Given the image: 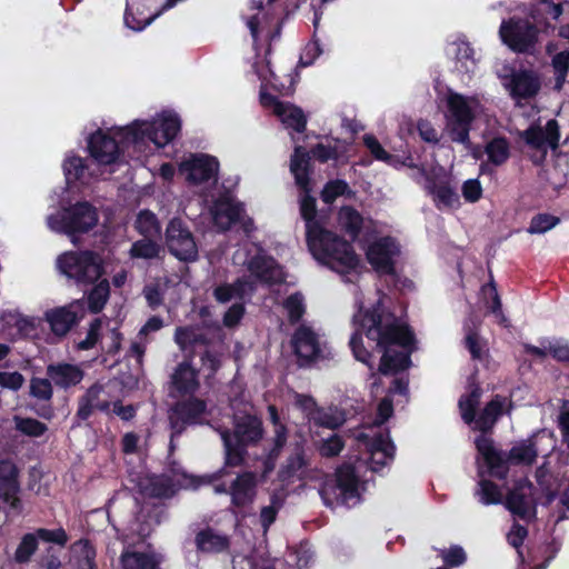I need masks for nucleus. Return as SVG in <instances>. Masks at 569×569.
Listing matches in <instances>:
<instances>
[{
  "label": "nucleus",
  "mask_w": 569,
  "mask_h": 569,
  "mask_svg": "<svg viewBox=\"0 0 569 569\" xmlns=\"http://www.w3.org/2000/svg\"><path fill=\"white\" fill-rule=\"evenodd\" d=\"M101 393H103V390L100 387H92L88 390L79 406L78 416L80 418L87 419L94 409H109V403L100 399Z\"/></svg>",
  "instance_id": "34"
},
{
  "label": "nucleus",
  "mask_w": 569,
  "mask_h": 569,
  "mask_svg": "<svg viewBox=\"0 0 569 569\" xmlns=\"http://www.w3.org/2000/svg\"><path fill=\"white\" fill-rule=\"evenodd\" d=\"M223 471L207 475L201 478L187 475L182 470H173L171 476L161 475L146 478L141 482V492L148 497L168 498L171 497L178 489H197L203 483H210L221 478Z\"/></svg>",
  "instance_id": "12"
},
{
  "label": "nucleus",
  "mask_w": 569,
  "mask_h": 569,
  "mask_svg": "<svg viewBox=\"0 0 569 569\" xmlns=\"http://www.w3.org/2000/svg\"><path fill=\"white\" fill-rule=\"evenodd\" d=\"M253 291V281L238 279L233 283H222L214 288L213 296L217 301L227 303L232 300H242Z\"/></svg>",
  "instance_id": "28"
},
{
  "label": "nucleus",
  "mask_w": 569,
  "mask_h": 569,
  "mask_svg": "<svg viewBox=\"0 0 569 569\" xmlns=\"http://www.w3.org/2000/svg\"><path fill=\"white\" fill-rule=\"evenodd\" d=\"M295 405L302 410L309 421L312 420L313 413H316L318 410L316 401L306 395H296Z\"/></svg>",
  "instance_id": "63"
},
{
  "label": "nucleus",
  "mask_w": 569,
  "mask_h": 569,
  "mask_svg": "<svg viewBox=\"0 0 569 569\" xmlns=\"http://www.w3.org/2000/svg\"><path fill=\"white\" fill-rule=\"evenodd\" d=\"M476 446L490 472L496 477H503L506 475L508 461L516 465H531L537 457V448L532 439H526L516 443L509 451L507 459L495 449L491 439L485 435L477 438Z\"/></svg>",
  "instance_id": "9"
},
{
  "label": "nucleus",
  "mask_w": 569,
  "mask_h": 569,
  "mask_svg": "<svg viewBox=\"0 0 569 569\" xmlns=\"http://www.w3.org/2000/svg\"><path fill=\"white\" fill-rule=\"evenodd\" d=\"M357 440L362 451L361 458L355 466H341L337 470L336 483L321 490V496L329 506L333 505L331 496L337 503L347 507L356 506L360 500L358 473L361 468L368 466L372 471H378L393 459L395 446L388 432L369 428L367 431L359 432Z\"/></svg>",
  "instance_id": "3"
},
{
  "label": "nucleus",
  "mask_w": 569,
  "mask_h": 569,
  "mask_svg": "<svg viewBox=\"0 0 569 569\" xmlns=\"http://www.w3.org/2000/svg\"><path fill=\"white\" fill-rule=\"evenodd\" d=\"M47 375L56 386L64 389L78 385L83 378V371L70 363L49 365Z\"/></svg>",
  "instance_id": "27"
},
{
  "label": "nucleus",
  "mask_w": 569,
  "mask_h": 569,
  "mask_svg": "<svg viewBox=\"0 0 569 569\" xmlns=\"http://www.w3.org/2000/svg\"><path fill=\"white\" fill-rule=\"evenodd\" d=\"M399 253L398 243L390 237L372 241L366 250L368 262L380 274L395 272V262Z\"/></svg>",
  "instance_id": "19"
},
{
  "label": "nucleus",
  "mask_w": 569,
  "mask_h": 569,
  "mask_svg": "<svg viewBox=\"0 0 569 569\" xmlns=\"http://www.w3.org/2000/svg\"><path fill=\"white\" fill-rule=\"evenodd\" d=\"M110 296V286L108 280H101L88 293V307L93 313L103 309Z\"/></svg>",
  "instance_id": "41"
},
{
  "label": "nucleus",
  "mask_w": 569,
  "mask_h": 569,
  "mask_svg": "<svg viewBox=\"0 0 569 569\" xmlns=\"http://www.w3.org/2000/svg\"><path fill=\"white\" fill-rule=\"evenodd\" d=\"M30 395L41 400H49L52 397L51 381L43 378L30 380Z\"/></svg>",
  "instance_id": "55"
},
{
  "label": "nucleus",
  "mask_w": 569,
  "mask_h": 569,
  "mask_svg": "<svg viewBox=\"0 0 569 569\" xmlns=\"http://www.w3.org/2000/svg\"><path fill=\"white\" fill-rule=\"evenodd\" d=\"M160 246L152 239L147 238L136 241L130 249V257L133 259H153L160 253Z\"/></svg>",
  "instance_id": "43"
},
{
  "label": "nucleus",
  "mask_w": 569,
  "mask_h": 569,
  "mask_svg": "<svg viewBox=\"0 0 569 569\" xmlns=\"http://www.w3.org/2000/svg\"><path fill=\"white\" fill-rule=\"evenodd\" d=\"M530 157L535 162H540L548 149L556 150L559 141V127L556 120H549L545 128L532 126L521 133Z\"/></svg>",
  "instance_id": "17"
},
{
  "label": "nucleus",
  "mask_w": 569,
  "mask_h": 569,
  "mask_svg": "<svg viewBox=\"0 0 569 569\" xmlns=\"http://www.w3.org/2000/svg\"><path fill=\"white\" fill-rule=\"evenodd\" d=\"M210 212L214 224L220 230H227L241 219L243 208L230 194H223L213 202Z\"/></svg>",
  "instance_id": "24"
},
{
  "label": "nucleus",
  "mask_w": 569,
  "mask_h": 569,
  "mask_svg": "<svg viewBox=\"0 0 569 569\" xmlns=\"http://www.w3.org/2000/svg\"><path fill=\"white\" fill-rule=\"evenodd\" d=\"M207 415L206 403L199 399L178 403L169 416L172 430L171 439L179 436L187 425L202 423Z\"/></svg>",
  "instance_id": "20"
},
{
  "label": "nucleus",
  "mask_w": 569,
  "mask_h": 569,
  "mask_svg": "<svg viewBox=\"0 0 569 569\" xmlns=\"http://www.w3.org/2000/svg\"><path fill=\"white\" fill-rule=\"evenodd\" d=\"M121 336L117 329L108 328L101 338V349L107 353H116L120 349Z\"/></svg>",
  "instance_id": "59"
},
{
  "label": "nucleus",
  "mask_w": 569,
  "mask_h": 569,
  "mask_svg": "<svg viewBox=\"0 0 569 569\" xmlns=\"http://www.w3.org/2000/svg\"><path fill=\"white\" fill-rule=\"evenodd\" d=\"M71 562L77 569H96V550L89 541H77L71 548Z\"/></svg>",
  "instance_id": "31"
},
{
  "label": "nucleus",
  "mask_w": 569,
  "mask_h": 569,
  "mask_svg": "<svg viewBox=\"0 0 569 569\" xmlns=\"http://www.w3.org/2000/svg\"><path fill=\"white\" fill-rule=\"evenodd\" d=\"M234 410L233 437L228 430L220 431L224 446V463L226 466L237 467L243 462L246 446L258 442L263 436L261 420L256 417L251 410L250 403H244L243 409H237V401L231 402Z\"/></svg>",
  "instance_id": "5"
},
{
  "label": "nucleus",
  "mask_w": 569,
  "mask_h": 569,
  "mask_svg": "<svg viewBox=\"0 0 569 569\" xmlns=\"http://www.w3.org/2000/svg\"><path fill=\"white\" fill-rule=\"evenodd\" d=\"M485 152L490 163L501 166L509 159L510 146L505 138L496 137L487 142Z\"/></svg>",
  "instance_id": "36"
},
{
  "label": "nucleus",
  "mask_w": 569,
  "mask_h": 569,
  "mask_svg": "<svg viewBox=\"0 0 569 569\" xmlns=\"http://www.w3.org/2000/svg\"><path fill=\"white\" fill-rule=\"evenodd\" d=\"M479 486L480 489L478 493L480 496V501L482 503L491 505L499 503L501 501L502 495L495 483L487 480H482L480 481Z\"/></svg>",
  "instance_id": "52"
},
{
  "label": "nucleus",
  "mask_w": 569,
  "mask_h": 569,
  "mask_svg": "<svg viewBox=\"0 0 569 569\" xmlns=\"http://www.w3.org/2000/svg\"><path fill=\"white\" fill-rule=\"evenodd\" d=\"M349 192L348 184L342 180H333L326 184L322 190L321 198L326 203H331L337 197Z\"/></svg>",
  "instance_id": "54"
},
{
  "label": "nucleus",
  "mask_w": 569,
  "mask_h": 569,
  "mask_svg": "<svg viewBox=\"0 0 569 569\" xmlns=\"http://www.w3.org/2000/svg\"><path fill=\"white\" fill-rule=\"evenodd\" d=\"M562 12V3L543 0L532 10L531 21L519 18L502 21L499 29L500 38L511 50L529 52L538 41L539 30L547 31L553 28L550 21L558 20Z\"/></svg>",
  "instance_id": "4"
},
{
  "label": "nucleus",
  "mask_w": 569,
  "mask_h": 569,
  "mask_svg": "<svg viewBox=\"0 0 569 569\" xmlns=\"http://www.w3.org/2000/svg\"><path fill=\"white\" fill-rule=\"evenodd\" d=\"M343 448V442L341 438L337 435L330 436L328 439L323 440L319 447V452L322 457H336L340 453Z\"/></svg>",
  "instance_id": "60"
},
{
  "label": "nucleus",
  "mask_w": 569,
  "mask_h": 569,
  "mask_svg": "<svg viewBox=\"0 0 569 569\" xmlns=\"http://www.w3.org/2000/svg\"><path fill=\"white\" fill-rule=\"evenodd\" d=\"M307 460L301 449L297 450L286 462L282 469L284 478L303 479L306 475Z\"/></svg>",
  "instance_id": "44"
},
{
  "label": "nucleus",
  "mask_w": 569,
  "mask_h": 569,
  "mask_svg": "<svg viewBox=\"0 0 569 569\" xmlns=\"http://www.w3.org/2000/svg\"><path fill=\"white\" fill-rule=\"evenodd\" d=\"M219 163L208 154H192L180 164V172L187 180L194 183L216 182Z\"/></svg>",
  "instance_id": "21"
},
{
  "label": "nucleus",
  "mask_w": 569,
  "mask_h": 569,
  "mask_svg": "<svg viewBox=\"0 0 569 569\" xmlns=\"http://www.w3.org/2000/svg\"><path fill=\"white\" fill-rule=\"evenodd\" d=\"M137 230L147 238L158 237L160 227L156 216L150 211H141L136 220Z\"/></svg>",
  "instance_id": "46"
},
{
  "label": "nucleus",
  "mask_w": 569,
  "mask_h": 569,
  "mask_svg": "<svg viewBox=\"0 0 569 569\" xmlns=\"http://www.w3.org/2000/svg\"><path fill=\"white\" fill-rule=\"evenodd\" d=\"M103 325L102 319H96L90 325L87 337L77 343V348L80 350H89L96 347L98 342L101 343V338L104 332Z\"/></svg>",
  "instance_id": "48"
},
{
  "label": "nucleus",
  "mask_w": 569,
  "mask_h": 569,
  "mask_svg": "<svg viewBox=\"0 0 569 569\" xmlns=\"http://www.w3.org/2000/svg\"><path fill=\"white\" fill-rule=\"evenodd\" d=\"M167 246L170 252L182 261H194L198 248L190 230L183 223L173 219L166 230Z\"/></svg>",
  "instance_id": "18"
},
{
  "label": "nucleus",
  "mask_w": 569,
  "mask_h": 569,
  "mask_svg": "<svg viewBox=\"0 0 569 569\" xmlns=\"http://www.w3.org/2000/svg\"><path fill=\"white\" fill-rule=\"evenodd\" d=\"M481 390L475 387L470 393L462 396L459 400L461 417L466 423L475 422V428L487 431L496 423L497 419L502 415L507 399L496 396L483 409L478 419H475V410L479 403Z\"/></svg>",
  "instance_id": "15"
},
{
  "label": "nucleus",
  "mask_w": 569,
  "mask_h": 569,
  "mask_svg": "<svg viewBox=\"0 0 569 569\" xmlns=\"http://www.w3.org/2000/svg\"><path fill=\"white\" fill-rule=\"evenodd\" d=\"M233 262L246 266L250 272V278L260 282L276 283L283 279L281 267L254 243H251L248 248L238 249L233 254Z\"/></svg>",
  "instance_id": "14"
},
{
  "label": "nucleus",
  "mask_w": 569,
  "mask_h": 569,
  "mask_svg": "<svg viewBox=\"0 0 569 569\" xmlns=\"http://www.w3.org/2000/svg\"><path fill=\"white\" fill-rule=\"evenodd\" d=\"M445 130L453 142L470 147L471 124L481 113L482 104L476 97L449 91L446 97Z\"/></svg>",
  "instance_id": "6"
},
{
  "label": "nucleus",
  "mask_w": 569,
  "mask_h": 569,
  "mask_svg": "<svg viewBox=\"0 0 569 569\" xmlns=\"http://www.w3.org/2000/svg\"><path fill=\"white\" fill-rule=\"evenodd\" d=\"M63 171L68 183L76 181L86 182L87 168L81 158L68 157L63 163Z\"/></svg>",
  "instance_id": "45"
},
{
  "label": "nucleus",
  "mask_w": 569,
  "mask_h": 569,
  "mask_svg": "<svg viewBox=\"0 0 569 569\" xmlns=\"http://www.w3.org/2000/svg\"><path fill=\"white\" fill-rule=\"evenodd\" d=\"M346 418L342 411L337 408L320 409L313 413V418L310 422L316 426L326 427L329 429H336L345 422Z\"/></svg>",
  "instance_id": "39"
},
{
  "label": "nucleus",
  "mask_w": 569,
  "mask_h": 569,
  "mask_svg": "<svg viewBox=\"0 0 569 569\" xmlns=\"http://www.w3.org/2000/svg\"><path fill=\"white\" fill-rule=\"evenodd\" d=\"M289 320L291 322L298 321L305 313L303 297L300 293L289 296L283 302Z\"/></svg>",
  "instance_id": "51"
},
{
  "label": "nucleus",
  "mask_w": 569,
  "mask_h": 569,
  "mask_svg": "<svg viewBox=\"0 0 569 569\" xmlns=\"http://www.w3.org/2000/svg\"><path fill=\"white\" fill-rule=\"evenodd\" d=\"M552 67L557 76L556 88L561 89L566 82V76L569 68V52L563 50L557 53L552 59Z\"/></svg>",
  "instance_id": "50"
},
{
  "label": "nucleus",
  "mask_w": 569,
  "mask_h": 569,
  "mask_svg": "<svg viewBox=\"0 0 569 569\" xmlns=\"http://www.w3.org/2000/svg\"><path fill=\"white\" fill-rule=\"evenodd\" d=\"M98 221L99 216L96 208L88 202H78L47 217L48 228L53 232L69 236L73 243L76 234L90 231L98 224Z\"/></svg>",
  "instance_id": "11"
},
{
  "label": "nucleus",
  "mask_w": 569,
  "mask_h": 569,
  "mask_svg": "<svg viewBox=\"0 0 569 569\" xmlns=\"http://www.w3.org/2000/svg\"><path fill=\"white\" fill-rule=\"evenodd\" d=\"M441 557L443 561L451 567L462 565L467 558L465 550L459 546H453L448 550H442Z\"/></svg>",
  "instance_id": "62"
},
{
  "label": "nucleus",
  "mask_w": 569,
  "mask_h": 569,
  "mask_svg": "<svg viewBox=\"0 0 569 569\" xmlns=\"http://www.w3.org/2000/svg\"><path fill=\"white\" fill-rule=\"evenodd\" d=\"M40 325V319L34 317H28L20 313V318L14 331V337H32L37 333V329Z\"/></svg>",
  "instance_id": "57"
},
{
  "label": "nucleus",
  "mask_w": 569,
  "mask_h": 569,
  "mask_svg": "<svg viewBox=\"0 0 569 569\" xmlns=\"http://www.w3.org/2000/svg\"><path fill=\"white\" fill-rule=\"evenodd\" d=\"M130 126L98 129L89 139L91 157L103 166L116 163L121 150L132 143Z\"/></svg>",
  "instance_id": "13"
},
{
  "label": "nucleus",
  "mask_w": 569,
  "mask_h": 569,
  "mask_svg": "<svg viewBox=\"0 0 569 569\" xmlns=\"http://www.w3.org/2000/svg\"><path fill=\"white\" fill-rule=\"evenodd\" d=\"M174 341L181 350L187 351L197 345L204 343V337L198 327H179L176 329Z\"/></svg>",
  "instance_id": "37"
},
{
  "label": "nucleus",
  "mask_w": 569,
  "mask_h": 569,
  "mask_svg": "<svg viewBox=\"0 0 569 569\" xmlns=\"http://www.w3.org/2000/svg\"><path fill=\"white\" fill-rule=\"evenodd\" d=\"M507 508L520 518H529L533 511L532 485L525 480L519 482L506 500Z\"/></svg>",
  "instance_id": "25"
},
{
  "label": "nucleus",
  "mask_w": 569,
  "mask_h": 569,
  "mask_svg": "<svg viewBox=\"0 0 569 569\" xmlns=\"http://www.w3.org/2000/svg\"><path fill=\"white\" fill-rule=\"evenodd\" d=\"M559 221L558 217L548 213H539L531 219L528 232L532 234L545 233L556 227Z\"/></svg>",
  "instance_id": "49"
},
{
  "label": "nucleus",
  "mask_w": 569,
  "mask_h": 569,
  "mask_svg": "<svg viewBox=\"0 0 569 569\" xmlns=\"http://www.w3.org/2000/svg\"><path fill=\"white\" fill-rule=\"evenodd\" d=\"M180 131V119L170 111H164L151 121L136 120L130 124L132 144L141 149L147 142H152L157 148H163L170 143Z\"/></svg>",
  "instance_id": "10"
},
{
  "label": "nucleus",
  "mask_w": 569,
  "mask_h": 569,
  "mask_svg": "<svg viewBox=\"0 0 569 569\" xmlns=\"http://www.w3.org/2000/svg\"><path fill=\"white\" fill-rule=\"evenodd\" d=\"M37 549V537L33 533L26 535L16 550V560L26 562Z\"/></svg>",
  "instance_id": "53"
},
{
  "label": "nucleus",
  "mask_w": 569,
  "mask_h": 569,
  "mask_svg": "<svg viewBox=\"0 0 569 569\" xmlns=\"http://www.w3.org/2000/svg\"><path fill=\"white\" fill-rule=\"evenodd\" d=\"M24 381V377L18 371H0L1 388L18 391Z\"/></svg>",
  "instance_id": "58"
},
{
  "label": "nucleus",
  "mask_w": 569,
  "mask_h": 569,
  "mask_svg": "<svg viewBox=\"0 0 569 569\" xmlns=\"http://www.w3.org/2000/svg\"><path fill=\"white\" fill-rule=\"evenodd\" d=\"M411 167L416 169V172L411 174V178L418 182H420L421 178L425 179L423 187L439 210L445 211L459 207V194L452 184V178L449 170L440 164H435L430 168L425 164L421 167Z\"/></svg>",
  "instance_id": "8"
},
{
  "label": "nucleus",
  "mask_w": 569,
  "mask_h": 569,
  "mask_svg": "<svg viewBox=\"0 0 569 569\" xmlns=\"http://www.w3.org/2000/svg\"><path fill=\"white\" fill-rule=\"evenodd\" d=\"M256 72L261 80L260 103L264 108L271 109L287 128L302 132L306 128V117L302 110L288 102L278 101L276 97L268 92L269 88L279 92L286 89L284 83L280 82L270 69L269 60L256 64Z\"/></svg>",
  "instance_id": "7"
},
{
  "label": "nucleus",
  "mask_w": 569,
  "mask_h": 569,
  "mask_svg": "<svg viewBox=\"0 0 569 569\" xmlns=\"http://www.w3.org/2000/svg\"><path fill=\"white\" fill-rule=\"evenodd\" d=\"M363 142L376 159L392 163V157L382 148L373 136H365Z\"/></svg>",
  "instance_id": "61"
},
{
  "label": "nucleus",
  "mask_w": 569,
  "mask_h": 569,
  "mask_svg": "<svg viewBox=\"0 0 569 569\" xmlns=\"http://www.w3.org/2000/svg\"><path fill=\"white\" fill-rule=\"evenodd\" d=\"M256 489V476L252 472H244L237 477L230 488L232 503L241 507L252 501Z\"/></svg>",
  "instance_id": "29"
},
{
  "label": "nucleus",
  "mask_w": 569,
  "mask_h": 569,
  "mask_svg": "<svg viewBox=\"0 0 569 569\" xmlns=\"http://www.w3.org/2000/svg\"><path fill=\"white\" fill-rule=\"evenodd\" d=\"M173 385L181 393H192L198 387L199 382L197 379L196 370L188 363H181L173 377Z\"/></svg>",
  "instance_id": "32"
},
{
  "label": "nucleus",
  "mask_w": 569,
  "mask_h": 569,
  "mask_svg": "<svg viewBox=\"0 0 569 569\" xmlns=\"http://www.w3.org/2000/svg\"><path fill=\"white\" fill-rule=\"evenodd\" d=\"M450 52H452L458 62L467 70L470 71L475 66L473 50L470 44L466 41L453 42L450 46Z\"/></svg>",
  "instance_id": "47"
},
{
  "label": "nucleus",
  "mask_w": 569,
  "mask_h": 569,
  "mask_svg": "<svg viewBox=\"0 0 569 569\" xmlns=\"http://www.w3.org/2000/svg\"><path fill=\"white\" fill-rule=\"evenodd\" d=\"M292 346L302 361H313L323 356V343L320 337L309 327L300 326L293 337Z\"/></svg>",
  "instance_id": "23"
},
{
  "label": "nucleus",
  "mask_w": 569,
  "mask_h": 569,
  "mask_svg": "<svg viewBox=\"0 0 569 569\" xmlns=\"http://www.w3.org/2000/svg\"><path fill=\"white\" fill-rule=\"evenodd\" d=\"M481 291L486 299V306L495 316L496 320L500 325L507 326V319L501 310V301L495 283L490 282L488 284H485Z\"/></svg>",
  "instance_id": "40"
},
{
  "label": "nucleus",
  "mask_w": 569,
  "mask_h": 569,
  "mask_svg": "<svg viewBox=\"0 0 569 569\" xmlns=\"http://www.w3.org/2000/svg\"><path fill=\"white\" fill-rule=\"evenodd\" d=\"M122 569H157L158 561L153 555L126 550L121 555Z\"/></svg>",
  "instance_id": "33"
},
{
  "label": "nucleus",
  "mask_w": 569,
  "mask_h": 569,
  "mask_svg": "<svg viewBox=\"0 0 569 569\" xmlns=\"http://www.w3.org/2000/svg\"><path fill=\"white\" fill-rule=\"evenodd\" d=\"M58 267L68 278L78 282L90 283L102 274V259L91 252H67L59 257Z\"/></svg>",
  "instance_id": "16"
},
{
  "label": "nucleus",
  "mask_w": 569,
  "mask_h": 569,
  "mask_svg": "<svg viewBox=\"0 0 569 569\" xmlns=\"http://www.w3.org/2000/svg\"><path fill=\"white\" fill-rule=\"evenodd\" d=\"M20 318V312L16 310L0 311V332L14 337V331Z\"/></svg>",
  "instance_id": "56"
},
{
  "label": "nucleus",
  "mask_w": 569,
  "mask_h": 569,
  "mask_svg": "<svg viewBox=\"0 0 569 569\" xmlns=\"http://www.w3.org/2000/svg\"><path fill=\"white\" fill-rule=\"evenodd\" d=\"M44 317L56 336H66L72 326L83 317L82 303L80 300H76L68 306L50 309Z\"/></svg>",
  "instance_id": "22"
},
{
  "label": "nucleus",
  "mask_w": 569,
  "mask_h": 569,
  "mask_svg": "<svg viewBox=\"0 0 569 569\" xmlns=\"http://www.w3.org/2000/svg\"><path fill=\"white\" fill-rule=\"evenodd\" d=\"M339 226L352 238H356L361 230L363 218L351 207H342L338 213Z\"/></svg>",
  "instance_id": "35"
},
{
  "label": "nucleus",
  "mask_w": 569,
  "mask_h": 569,
  "mask_svg": "<svg viewBox=\"0 0 569 569\" xmlns=\"http://www.w3.org/2000/svg\"><path fill=\"white\" fill-rule=\"evenodd\" d=\"M482 188L477 179H469L462 186V196L468 202H476L481 198Z\"/></svg>",
  "instance_id": "64"
},
{
  "label": "nucleus",
  "mask_w": 569,
  "mask_h": 569,
  "mask_svg": "<svg viewBox=\"0 0 569 569\" xmlns=\"http://www.w3.org/2000/svg\"><path fill=\"white\" fill-rule=\"evenodd\" d=\"M14 428L21 435L37 438L47 431V426L34 418L13 416Z\"/></svg>",
  "instance_id": "42"
},
{
  "label": "nucleus",
  "mask_w": 569,
  "mask_h": 569,
  "mask_svg": "<svg viewBox=\"0 0 569 569\" xmlns=\"http://www.w3.org/2000/svg\"><path fill=\"white\" fill-rule=\"evenodd\" d=\"M308 164L309 158L305 150L301 147H296L290 169L297 183L306 191L300 200V212L306 220L309 249L316 260L332 270L342 274H359L362 263L352 246L336 233L322 229L315 221L316 200L307 193L309 183Z\"/></svg>",
  "instance_id": "2"
},
{
  "label": "nucleus",
  "mask_w": 569,
  "mask_h": 569,
  "mask_svg": "<svg viewBox=\"0 0 569 569\" xmlns=\"http://www.w3.org/2000/svg\"><path fill=\"white\" fill-rule=\"evenodd\" d=\"M17 476V468L11 461H0V496L6 501H11L13 507H16L18 501L16 498L19 488Z\"/></svg>",
  "instance_id": "30"
},
{
  "label": "nucleus",
  "mask_w": 569,
  "mask_h": 569,
  "mask_svg": "<svg viewBox=\"0 0 569 569\" xmlns=\"http://www.w3.org/2000/svg\"><path fill=\"white\" fill-rule=\"evenodd\" d=\"M196 542L198 548L206 552H220L228 547L227 537L214 533L211 530L199 532Z\"/></svg>",
  "instance_id": "38"
},
{
  "label": "nucleus",
  "mask_w": 569,
  "mask_h": 569,
  "mask_svg": "<svg viewBox=\"0 0 569 569\" xmlns=\"http://www.w3.org/2000/svg\"><path fill=\"white\" fill-rule=\"evenodd\" d=\"M505 87L513 97H531L539 90L537 77L528 71L513 72L509 78L506 77Z\"/></svg>",
  "instance_id": "26"
},
{
  "label": "nucleus",
  "mask_w": 569,
  "mask_h": 569,
  "mask_svg": "<svg viewBox=\"0 0 569 569\" xmlns=\"http://www.w3.org/2000/svg\"><path fill=\"white\" fill-rule=\"evenodd\" d=\"M358 312L353 316L355 333L350 338V347L355 358L369 367L371 351L382 352L379 371L383 375L396 373L406 369L409 363V347L412 335L407 326L392 313L381 308V301L372 309L357 297Z\"/></svg>",
  "instance_id": "1"
}]
</instances>
